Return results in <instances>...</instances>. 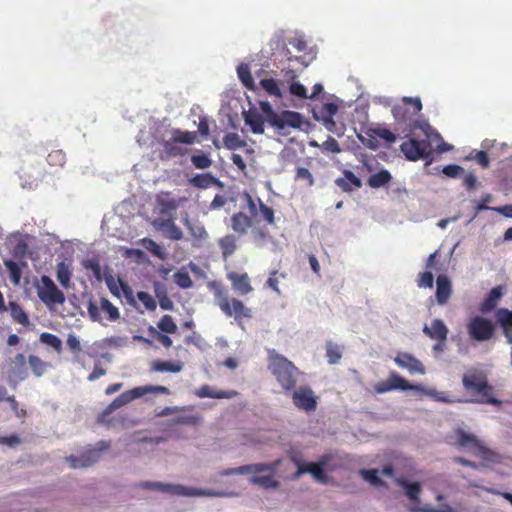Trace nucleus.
Returning a JSON list of instances; mask_svg holds the SVG:
<instances>
[{
	"label": "nucleus",
	"mask_w": 512,
	"mask_h": 512,
	"mask_svg": "<svg viewBox=\"0 0 512 512\" xmlns=\"http://www.w3.org/2000/svg\"><path fill=\"white\" fill-rule=\"evenodd\" d=\"M361 476L373 486H385V483L379 478L377 469L360 470Z\"/></svg>",
	"instance_id": "obj_54"
},
{
	"label": "nucleus",
	"mask_w": 512,
	"mask_h": 512,
	"mask_svg": "<svg viewBox=\"0 0 512 512\" xmlns=\"http://www.w3.org/2000/svg\"><path fill=\"white\" fill-rule=\"evenodd\" d=\"M191 162L197 169H207L212 165L210 157L200 150L197 154L191 156Z\"/></svg>",
	"instance_id": "obj_49"
},
{
	"label": "nucleus",
	"mask_w": 512,
	"mask_h": 512,
	"mask_svg": "<svg viewBox=\"0 0 512 512\" xmlns=\"http://www.w3.org/2000/svg\"><path fill=\"white\" fill-rule=\"evenodd\" d=\"M224 146L229 150H235L246 146V142L234 132L227 133L223 138Z\"/></svg>",
	"instance_id": "obj_44"
},
{
	"label": "nucleus",
	"mask_w": 512,
	"mask_h": 512,
	"mask_svg": "<svg viewBox=\"0 0 512 512\" xmlns=\"http://www.w3.org/2000/svg\"><path fill=\"white\" fill-rule=\"evenodd\" d=\"M257 203V222L265 221L268 225L275 223L274 210L264 204L260 198L255 199Z\"/></svg>",
	"instance_id": "obj_33"
},
{
	"label": "nucleus",
	"mask_w": 512,
	"mask_h": 512,
	"mask_svg": "<svg viewBox=\"0 0 512 512\" xmlns=\"http://www.w3.org/2000/svg\"><path fill=\"white\" fill-rule=\"evenodd\" d=\"M245 124L248 125L254 134L264 133L265 117L262 116L256 109H249L243 112Z\"/></svg>",
	"instance_id": "obj_24"
},
{
	"label": "nucleus",
	"mask_w": 512,
	"mask_h": 512,
	"mask_svg": "<svg viewBox=\"0 0 512 512\" xmlns=\"http://www.w3.org/2000/svg\"><path fill=\"white\" fill-rule=\"evenodd\" d=\"M268 370L286 392L294 390L298 377L302 374L292 361L274 350L268 354Z\"/></svg>",
	"instance_id": "obj_4"
},
{
	"label": "nucleus",
	"mask_w": 512,
	"mask_h": 512,
	"mask_svg": "<svg viewBox=\"0 0 512 512\" xmlns=\"http://www.w3.org/2000/svg\"><path fill=\"white\" fill-rule=\"evenodd\" d=\"M281 463L280 459H277L270 463H256L243 465L237 468H229L222 470L219 475L220 476H229L233 474H248V473H264L267 472V475L257 476L254 475L250 478V482L254 485H259L263 488H277L279 486V482L274 478L275 472Z\"/></svg>",
	"instance_id": "obj_5"
},
{
	"label": "nucleus",
	"mask_w": 512,
	"mask_h": 512,
	"mask_svg": "<svg viewBox=\"0 0 512 512\" xmlns=\"http://www.w3.org/2000/svg\"><path fill=\"white\" fill-rule=\"evenodd\" d=\"M66 344L69 350L73 353V360L79 363L82 347L78 337L73 333L68 334Z\"/></svg>",
	"instance_id": "obj_45"
},
{
	"label": "nucleus",
	"mask_w": 512,
	"mask_h": 512,
	"mask_svg": "<svg viewBox=\"0 0 512 512\" xmlns=\"http://www.w3.org/2000/svg\"><path fill=\"white\" fill-rule=\"evenodd\" d=\"M292 461L297 465L295 478L302 474L310 473L317 481L326 482V475L321 463H303L295 456L292 457Z\"/></svg>",
	"instance_id": "obj_19"
},
{
	"label": "nucleus",
	"mask_w": 512,
	"mask_h": 512,
	"mask_svg": "<svg viewBox=\"0 0 512 512\" xmlns=\"http://www.w3.org/2000/svg\"><path fill=\"white\" fill-rule=\"evenodd\" d=\"M39 299L48 307L65 302L64 293L58 289L52 279L46 275L41 277V285L37 289Z\"/></svg>",
	"instance_id": "obj_15"
},
{
	"label": "nucleus",
	"mask_w": 512,
	"mask_h": 512,
	"mask_svg": "<svg viewBox=\"0 0 512 512\" xmlns=\"http://www.w3.org/2000/svg\"><path fill=\"white\" fill-rule=\"evenodd\" d=\"M174 282L183 289H188L193 286V281L187 271L180 270L173 275Z\"/></svg>",
	"instance_id": "obj_51"
},
{
	"label": "nucleus",
	"mask_w": 512,
	"mask_h": 512,
	"mask_svg": "<svg viewBox=\"0 0 512 512\" xmlns=\"http://www.w3.org/2000/svg\"><path fill=\"white\" fill-rule=\"evenodd\" d=\"M57 280L64 288H69L70 286V280L72 276V271L69 267V265L65 264L64 262H60L57 265Z\"/></svg>",
	"instance_id": "obj_43"
},
{
	"label": "nucleus",
	"mask_w": 512,
	"mask_h": 512,
	"mask_svg": "<svg viewBox=\"0 0 512 512\" xmlns=\"http://www.w3.org/2000/svg\"><path fill=\"white\" fill-rule=\"evenodd\" d=\"M392 179L390 172L386 169H382L377 173L372 174L367 183L371 188H380L388 184Z\"/></svg>",
	"instance_id": "obj_36"
},
{
	"label": "nucleus",
	"mask_w": 512,
	"mask_h": 512,
	"mask_svg": "<svg viewBox=\"0 0 512 512\" xmlns=\"http://www.w3.org/2000/svg\"><path fill=\"white\" fill-rule=\"evenodd\" d=\"M443 174H445L447 177H450V178H456L458 177L461 173L464 172V169L463 167H461L460 165H457V164H449L447 166H445L442 170Z\"/></svg>",
	"instance_id": "obj_64"
},
{
	"label": "nucleus",
	"mask_w": 512,
	"mask_h": 512,
	"mask_svg": "<svg viewBox=\"0 0 512 512\" xmlns=\"http://www.w3.org/2000/svg\"><path fill=\"white\" fill-rule=\"evenodd\" d=\"M213 286L217 304L227 317H234L237 322L252 318V310L245 306L241 300L229 298L219 284L214 283Z\"/></svg>",
	"instance_id": "obj_7"
},
{
	"label": "nucleus",
	"mask_w": 512,
	"mask_h": 512,
	"mask_svg": "<svg viewBox=\"0 0 512 512\" xmlns=\"http://www.w3.org/2000/svg\"><path fill=\"white\" fill-rule=\"evenodd\" d=\"M4 265L9 272V277H10L11 282L14 285H18L20 283L21 276H22V266H25L26 264L24 262H22L20 265L13 260H6V261H4Z\"/></svg>",
	"instance_id": "obj_40"
},
{
	"label": "nucleus",
	"mask_w": 512,
	"mask_h": 512,
	"mask_svg": "<svg viewBox=\"0 0 512 512\" xmlns=\"http://www.w3.org/2000/svg\"><path fill=\"white\" fill-rule=\"evenodd\" d=\"M183 365L180 362L156 360L152 363V370L157 372L177 373L182 370Z\"/></svg>",
	"instance_id": "obj_41"
},
{
	"label": "nucleus",
	"mask_w": 512,
	"mask_h": 512,
	"mask_svg": "<svg viewBox=\"0 0 512 512\" xmlns=\"http://www.w3.org/2000/svg\"><path fill=\"white\" fill-rule=\"evenodd\" d=\"M368 135L371 137H378L380 139L385 140L388 143H393L396 141L395 134L384 127L372 128L369 130Z\"/></svg>",
	"instance_id": "obj_48"
},
{
	"label": "nucleus",
	"mask_w": 512,
	"mask_h": 512,
	"mask_svg": "<svg viewBox=\"0 0 512 512\" xmlns=\"http://www.w3.org/2000/svg\"><path fill=\"white\" fill-rule=\"evenodd\" d=\"M8 309L10 310L11 317L16 323L23 326L29 325L28 315L17 302L10 301Z\"/></svg>",
	"instance_id": "obj_38"
},
{
	"label": "nucleus",
	"mask_w": 512,
	"mask_h": 512,
	"mask_svg": "<svg viewBox=\"0 0 512 512\" xmlns=\"http://www.w3.org/2000/svg\"><path fill=\"white\" fill-rule=\"evenodd\" d=\"M496 318L508 342L512 343V310L500 308L496 312Z\"/></svg>",
	"instance_id": "obj_28"
},
{
	"label": "nucleus",
	"mask_w": 512,
	"mask_h": 512,
	"mask_svg": "<svg viewBox=\"0 0 512 512\" xmlns=\"http://www.w3.org/2000/svg\"><path fill=\"white\" fill-rule=\"evenodd\" d=\"M272 53L271 57L274 60H287L291 61L293 59L291 51L287 48L286 43L281 35L274 36L269 43Z\"/></svg>",
	"instance_id": "obj_22"
},
{
	"label": "nucleus",
	"mask_w": 512,
	"mask_h": 512,
	"mask_svg": "<svg viewBox=\"0 0 512 512\" xmlns=\"http://www.w3.org/2000/svg\"><path fill=\"white\" fill-rule=\"evenodd\" d=\"M292 391V402L295 407L305 412L316 410L318 397L310 386L303 385Z\"/></svg>",
	"instance_id": "obj_17"
},
{
	"label": "nucleus",
	"mask_w": 512,
	"mask_h": 512,
	"mask_svg": "<svg viewBox=\"0 0 512 512\" xmlns=\"http://www.w3.org/2000/svg\"><path fill=\"white\" fill-rule=\"evenodd\" d=\"M467 332L471 339L484 342L490 340L495 332V327L491 320L475 316L467 324Z\"/></svg>",
	"instance_id": "obj_14"
},
{
	"label": "nucleus",
	"mask_w": 512,
	"mask_h": 512,
	"mask_svg": "<svg viewBox=\"0 0 512 512\" xmlns=\"http://www.w3.org/2000/svg\"><path fill=\"white\" fill-rule=\"evenodd\" d=\"M138 487L148 490H157L172 495L184 496H208V497H223L226 493L214 490H202L187 488L179 484H164L161 482L145 481L138 484Z\"/></svg>",
	"instance_id": "obj_8"
},
{
	"label": "nucleus",
	"mask_w": 512,
	"mask_h": 512,
	"mask_svg": "<svg viewBox=\"0 0 512 512\" xmlns=\"http://www.w3.org/2000/svg\"><path fill=\"white\" fill-rule=\"evenodd\" d=\"M289 92L291 95L301 99L308 98L307 90L300 82H292L289 86Z\"/></svg>",
	"instance_id": "obj_59"
},
{
	"label": "nucleus",
	"mask_w": 512,
	"mask_h": 512,
	"mask_svg": "<svg viewBox=\"0 0 512 512\" xmlns=\"http://www.w3.org/2000/svg\"><path fill=\"white\" fill-rule=\"evenodd\" d=\"M250 216L243 212L234 213L231 216V228L238 236H244L253 225V219H257V203L248 193L244 194Z\"/></svg>",
	"instance_id": "obj_11"
},
{
	"label": "nucleus",
	"mask_w": 512,
	"mask_h": 512,
	"mask_svg": "<svg viewBox=\"0 0 512 512\" xmlns=\"http://www.w3.org/2000/svg\"><path fill=\"white\" fill-rule=\"evenodd\" d=\"M452 293L451 281L449 278L441 274L436 279V300L439 305H444L448 302Z\"/></svg>",
	"instance_id": "obj_25"
},
{
	"label": "nucleus",
	"mask_w": 512,
	"mask_h": 512,
	"mask_svg": "<svg viewBox=\"0 0 512 512\" xmlns=\"http://www.w3.org/2000/svg\"><path fill=\"white\" fill-rule=\"evenodd\" d=\"M183 222L186 225V227L190 230V233L192 234V236L195 237L196 239L202 240L207 237V232L203 226H201V225L193 226L190 223L188 217H185Z\"/></svg>",
	"instance_id": "obj_56"
},
{
	"label": "nucleus",
	"mask_w": 512,
	"mask_h": 512,
	"mask_svg": "<svg viewBox=\"0 0 512 512\" xmlns=\"http://www.w3.org/2000/svg\"><path fill=\"white\" fill-rule=\"evenodd\" d=\"M148 393L170 394V390L165 386H138L127 390L117 396L97 417L99 424L107 427L124 425L123 416L110 418L109 416L117 409L129 404L135 399L141 398Z\"/></svg>",
	"instance_id": "obj_2"
},
{
	"label": "nucleus",
	"mask_w": 512,
	"mask_h": 512,
	"mask_svg": "<svg viewBox=\"0 0 512 512\" xmlns=\"http://www.w3.org/2000/svg\"><path fill=\"white\" fill-rule=\"evenodd\" d=\"M295 178L297 180H304V181H306V183H307V185L309 187L314 185L313 175L311 174V172L307 168L298 167L297 170H296Z\"/></svg>",
	"instance_id": "obj_61"
},
{
	"label": "nucleus",
	"mask_w": 512,
	"mask_h": 512,
	"mask_svg": "<svg viewBox=\"0 0 512 512\" xmlns=\"http://www.w3.org/2000/svg\"><path fill=\"white\" fill-rule=\"evenodd\" d=\"M374 390L378 394H383L393 390H423V387L412 384L397 373L391 372L386 381L377 382L374 385Z\"/></svg>",
	"instance_id": "obj_16"
},
{
	"label": "nucleus",
	"mask_w": 512,
	"mask_h": 512,
	"mask_svg": "<svg viewBox=\"0 0 512 512\" xmlns=\"http://www.w3.org/2000/svg\"><path fill=\"white\" fill-rule=\"evenodd\" d=\"M259 86L271 97L278 99L283 97V93L279 87L278 81L274 78L261 79Z\"/></svg>",
	"instance_id": "obj_34"
},
{
	"label": "nucleus",
	"mask_w": 512,
	"mask_h": 512,
	"mask_svg": "<svg viewBox=\"0 0 512 512\" xmlns=\"http://www.w3.org/2000/svg\"><path fill=\"white\" fill-rule=\"evenodd\" d=\"M228 280L232 284V288L240 295H247L253 291L250 278L247 273L229 272Z\"/></svg>",
	"instance_id": "obj_21"
},
{
	"label": "nucleus",
	"mask_w": 512,
	"mask_h": 512,
	"mask_svg": "<svg viewBox=\"0 0 512 512\" xmlns=\"http://www.w3.org/2000/svg\"><path fill=\"white\" fill-rule=\"evenodd\" d=\"M196 140L197 132L195 131H183L178 128L173 129L171 131L170 140L164 141L162 144V153L166 158L184 156L188 152V150L186 148H182L178 144L191 145L195 143Z\"/></svg>",
	"instance_id": "obj_9"
},
{
	"label": "nucleus",
	"mask_w": 512,
	"mask_h": 512,
	"mask_svg": "<svg viewBox=\"0 0 512 512\" xmlns=\"http://www.w3.org/2000/svg\"><path fill=\"white\" fill-rule=\"evenodd\" d=\"M434 282V276L430 271L419 273L417 284L419 287L432 288Z\"/></svg>",
	"instance_id": "obj_60"
},
{
	"label": "nucleus",
	"mask_w": 512,
	"mask_h": 512,
	"mask_svg": "<svg viewBox=\"0 0 512 512\" xmlns=\"http://www.w3.org/2000/svg\"><path fill=\"white\" fill-rule=\"evenodd\" d=\"M218 246L224 260H227L237 250V237L234 234H227L218 240Z\"/></svg>",
	"instance_id": "obj_29"
},
{
	"label": "nucleus",
	"mask_w": 512,
	"mask_h": 512,
	"mask_svg": "<svg viewBox=\"0 0 512 512\" xmlns=\"http://www.w3.org/2000/svg\"><path fill=\"white\" fill-rule=\"evenodd\" d=\"M419 391L430 396L431 398H433L434 400L439 401V402H443V403L455 402V400L449 398L445 392H439V391H436L435 389L427 390L425 388H423V390H419Z\"/></svg>",
	"instance_id": "obj_58"
},
{
	"label": "nucleus",
	"mask_w": 512,
	"mask_h": 512,
	"mask_svg": "<svg viewBox=\"0 0 512 512\" xmlns=\"http://www.w3.org/2000/svg\"><path fill=\"white\" fill-rule=\"evenodd\" d=\"M158 225L161 229L166 231L167 237L171 240L178 241L183 238L182 230L174 223L171 217L160 220Z\"/></svg>",
	"instance_id": "obj_30"
},
{
	"label": "nucleus",
	"mask_w": 512,
	"mask_h": 512,
	"mask_svg": "<svg viewBox=\"0 0 512 512\" xmlns=\"http://www.w3.org/2000/svg\"><path fill=\"white\" fill-rule=\"evenodd\" d=\"M82 265L85 269L91 270L96 279H98V280L102 279L101 265H100V261L97 257L85 259L82 262Z\"/></svg>",
	"instance_id": "obj_53"
},
{
	"label": "nucleus",
	"mask_w": 512,
	"mask_h": 512,
	"mask_svg": "<svg viewBox=\"0 0 512 512\" xmlns=\"http://www.w3.org/2000/svg\"><path fill=\"white\" fill-rule=\"evenodd\" d=\"M195 395L199 398L230 399L238 395L235 390H216L209 385H203L196 390Z\"/></svg>",
	"instance_id": "obj_26"
},
{
	"label": "nucleus",
	"mask_w": 512,
	"mask_h": 512,
	"mask_svg": "<svg viewBox=\"0 0 512 512\" xmlns=\"http://www.w3.org/2000/svg\"><path fill=\"white\" fill-rule=\"evenodd\" d=\"M421 110L422 102L419 97H403L399 103L393 106L392 114L396 123L405 127L403 131L414 133L416 130H420L437 137L438 131L436 129L427 121L417 118Z\"/></svg>",
	"instance_id": "obj_1"
},
{
	"label": "nucleus",
	"mask_w": 512,
	"mask_h": 512,
	"mask_svg": "<svg viewBox=\"0 0 512 512\" xmlns=\"http://www.w3.org/2000/svg\"><path fill=\"white\" fill-rule=\"evenodd\" d=\"M138 300L145 306V308L149 311H154L157 307L155 299L145 291H140L137 293Z\"/></svg>",
	"instance_id": "obj_57"
},
{
	"label": "nucleus",
	"mask_w": 512,
	"mask_h": 512,
	"mask_svg": "<svg viewBox=\"0 0 512 512\" xmlns=\"http://www.w3.org/2000/svg\"><path fill=\"white\" fill-rule=\"evenodd\" d=\"M343 175V177L337 178L335 180V184L343 192H352L354 189L360 188L362 186L360 178H358L352 171L344 170Z\"/></svg>",
	"instance_id": "obj_27"
},
{
	"label": "nucleus",
	"mask_w": 512,
	"mask_h": 512,
	"mask_svg": "<svg viewBox=\"0 0 512 512\" xmlns=\"http://www.w3.org/2000/svg\"><path fill=\"white\" fill-rule=\"evenodd\" d=\"M423 332L432 340L446 341L449 330L441 319H434L430 326L423 327Z\"/></svg>",
	"instance_id": "obj_23"
},
{
	"label": "nucleus",
	"mask_w": 512,
	"mask_h": 512,
	"mask_svg": "<svg viewBox=\"0 0 512 512\" xmlns=\"http://www.w3.org/2000/svg\"><path fill=\"white\" fill-rule=\"evenodd\" d=\"M142 244L149 252H151L154 256L158 257L159 259L164 260L166 258V253L164 252L162 247L154 240L144 238L142 240Z\"/></svg>",
	"instance_id": "obj_50"
},
{
	"label": "nucleus",
	"mask_w": 512,
	"mask_h": 512,
	"mask_svg": "<svg viewBox=\"0 0 512 512\" xmlns=\"http://www.w3.org/2000/svg\"><path fill=\"white\" fill-rule=\"evenodd\" d=\"M181 199H174L169 197V194L159 196L157 198V204L161 215H169L172 211H175L180 205Z\"/></svg>",
	"instance_id": "obj_32"
},
{
	"label": "nucleus",
	"mask_w": 512,
	"mask_h": 512,
	"mask_svg": "<svg viewBox=\"0 0 512 512\" xmlns=\"http://www.w3.org/2000/svg\"><path fill=\"white\" fill-rule=\"evenodd\" d=\"M267 123L278 133L286 135L290 129L300 128L303 124V116L299 112L284 110L276 112Z\"/></svg>",
	"instance_id": "obj_12"
},
{
	"label": "nucleus",
	"mask_w": 512,
	"mask_h": 512,
	"mask_svg": "<svg viewBox=\"0 0 512 512\" xmlns=\"http://www.w3.org/2000/svg\"><path fill=\"white\" fill-rule=\"evenodd\" d=\"M158 328L168 334H174L177 332L178 328L173 318L170 315H164L161 317L158 322Z\"/></svg>",
	"instance_id": "obj_52"
},
{
	"label": "nucleus",
	"mask_w": 512,
	"mask_h": 512,
	"mask_svg": "<svg viewBox=\"0 0 512 512\" xmlns=\"http://www.w3.org/2000/svg\"><path fill=\"white\" fill-rule=\"evenodd\" d=\"M464 389L476 398L472 402L498 405L500 401L493 396V387L488 383L484 372L477 369L467 371L462 377Z\"/></svg>",
	"instance_id": "obj_6"
},
{
	"label": "nucleus",
	"mask_w": 512,
	"mask_h": 512,
	"mask_svg": "<svg viewBox=\"0 0 512 512\" xmlns=\"http://www.w3.org/2000/svg\"><path fill=\"white\" fill-rule=\"evenodd\" d=\"M326 356L328 358L329 364L333 365V364L338 363L340 361V359L342 358L341 348L337 344H334L333 342L328 341L326 343Z\"/></svg>",
	"instance_id": "obj_46"
},
{
	"label": "nucleus",
	"mask_w": 512,
	"mask_h": 512,
	"mask_svg": "<svg viewBox=\"0 0 512 512\" xmlns=\"http://www.w3.org/2000/svg\"><path fill=\"white\" fill-rule=\"evenodd\" d=\"M47 161L51 166H60L62 167L66 162V155L60 149H55L49 152L47 156Z\"/></svg>",
	"instance_id": "obj_55"
},
{
	"label": "nucleus",
	"mask_w": 512,
	"mask_h": 512,
	"mask_svg": "<svg viewBox=\"0 0 512 512\" xmlns=\"http://www.w3.org/2000/svg\"><path fill=\"white\" fill-rule=\"evenodd\" d=\"M394 361L399 367L407 369L411 374H425L424 365L412 354L401 352L395 357Z\"/></svg>",
	"instance_id": "obj_20"
},
{
	"label": "nucleus",
	"mask_w": 512,
	"mask_h": 512,
	"mask_svg": "<svg viewBox=\"0 0 512 512\" xmlns=\"http://www.w3.org/2000/svg\"><path fill=\"white\" fill-rule=\"evenodd\" d=\"M469 159H474L482 168H488L490 165L488 154L485 151H476L474 155L471 153Z\"/></svg>",
	"instance_id": "obj_63"
},
{
	"label": "nucleus",
	"mask_w": 512,
	"mask_h": 512,
	"mask_svg": "<svg viewBox=\"0 0 512 512\" xmlns=\"http://www.w3.org/2000/svg\"><path fill=\"white\" fill-rule=\"evenodd\" d=\"M87 308H88V313L93 321L101 320L100 311L105 312L108 315V319L110 321H116L120 317L118 308L116 306H114L106 298H101L100 306H98L96 303L90 301Z\"/></svg>",
	"instance_id": "obj_18"
},
{
	"label": "nucleus",
	"mask_w": 512,
	"mask_h": 512,
	"mask_svg": "<svg viewBox=\"0 0 512 512\" xmlns=\"http://www.w3.org/2000/svg\"><path fill=\"white\" fill-rule=\"evenodd\" d=\"M237 75L245 88L254 92L258 90V86L255 84L250 72V68L247 64L241 63L237 67Z\"/></svg>",
	"instance_id": "obj_31"
},
{
	"label": "nucleus",
	"mask_w": 512,
	"mask_h": 512,
	"mask_svg": "<svg viewBox=\"0 0 512 512\" xmlns=\"http://www.w3.org/2000/svg\"><path fill=\"white\" fill-rule=\"evenodd\" d=\"M396 483L405 489L406 495L412 501H417L421 492V486L418 482H408L404 478H396Z\"/></svg>",
	"instance_id": "obj_37"
},
{
	"label": "nucleus",
	"mask_w": 512,
	"mask_h": 512,
	"mask_svg": "<svg viewBox=\"0 0 512 512\" xmlns=\"http://www.w3.org/2000/svg\"><path fill=\"white\" fill-rule=\"evenodd\" d=\"M110 444L104 440L97 442L95 447H89L79 456H69L66 458L71 468H87L99 461L101 453L107 450Z\"/></svg>",
	"instance_id": "obj_13"
},
{
	"label": "nucleus",
	"mask_w": 512,
	"mask_h": 512,
	"mask_svg": "<svg viewBox=\"0 0 512 512\" xmlns=\"http://www.w3.org/2000/svg\"><path fill=\"white\" fill-rule=\"evenodd\" d=\"M422 133L424 139L419 140L414 137H410L400 145V150L407 160L417 161L419 159H426L428 160L427 163H430L432 161V150L434 144H436V151L439 153H444L451 149V146L443 141L439 132L437 137H434L427 132Z\"/></svg>",
	"instance_id": "obj_3"
},
{
	"label": "nucleus",
	"mask_w": 512,
	"mask_h": 512,
	"mask_svg": "<svg viewBox=\"0 0 512 512\" xmlns=\"http://www.w3.org/2000/svg\"><path fill=\"white\" fill-rule=\"evenodd\" d=\"M321 112L324 120L331 119L338 112V105L334 102H327L322 105Z\"/></svg>",
	"instance_id": "obj_62"
},
{
	"label": "nucleus",
	"mask_w": 512,
	"mask_h": 512,
	"mask_svg": "<svg viewBox=\"0 0 512 512\" xmlns=\"http://www.w3.org/2000/svg\"><path fill=\"white\" fill-rule=\"evenodd\" d=\"M40 341L52 347L57 353L62 352V341L58 336L52 333L44 332L40 335Z\"/></svg>",
	"instance_id": "obj_47"
},
{
	"label": "nucleus",
	"mask_w": 512,
	"mask_h": 512,
	"mask_svg": "<svg viewBox=\"0 0 512 512\" xmlns=\"http://www.w3.org/2000/svg\"><path fill=\"white\" fill-rule=\"evenodd\" d=\"M450 438L452 440L451 444L459 449L473 451L477 456L485 460L491 458L492 452L474 434L457 429Z\"/></svg>",
	"instance_id": "obj_10"
},
{
	"label": "nucleus",
	"mask_w": 512,
	"mask_h": 512,
	"mask_svg": "<svg viewBox=\"0 0 512 512\" xmlns=\"http://www.w3.org/2000/svg\"><path fill=\"white\" fill-rule=\"evenodd\" d=\"M502 296H503V287L502 286H496V287L492 288L482 304V311H490V310L494 309L496 307L498 301L502 298Z\"/></svg>",
	"instance_id": "obj_35"
},
{
	"label": "nucleus",
	"mask_w": 512,
	"mask_h": 512,
	"mask_svg": "<svg viewBox=\"0 0 512 512\" xmlns=\"http://www.w3.org/2000/svg\"><path fill=\"white\" fill-rule=\"evenodd\" d=\"M28 363L32 369L33 374L36 377L42 376L46 372L47 368L50 366L48 362L41 360L36 355H29Z\"/></svg>",
	"instance_id": "obj_42"
},
{
	"label": "nucleus",
	"mask_w": 512,
	"mask_h": 512,
	"mask_svg": "<svg viewBox=\"0 0 512 512\" xmlns=\"http://www.w3.org/2000/svg\"><path fill=\"white\" fill-rule=\"evenodd\" d=\"M215 183H218V180L210 173L196 174L190 179V184L200 189H206Z\"/></svg>",
	"instance_id": "obj_39"
}]
</instances>
